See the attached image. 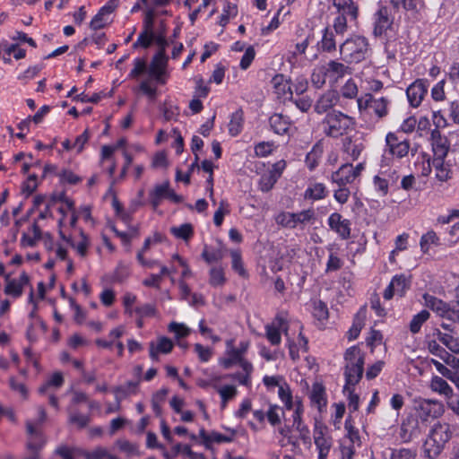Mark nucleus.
Listing matches in <instances>:
<instances>
[{
    "label": "nucleus",
    "mask_w": 459,
    "mask_h": 459,
    "mask_svg": "<svg viewBox=\"0 0 459 459\" xmlns=\"http://www.w3.org/2000/svg\"><path fill=\"white\" fill-rule=\"evenodd\" d=\"M453 436L452 427L446 422H437L432 427L424 443V451L430 459L436 458L442 452L445 445Z\"/></svg>",
    "instance_id": "7ed1b4c3"
},
{
    "label": "nucleus",
    "mask_w": 459,
    "mask_h": 459,
    "mask_svg": "<svg viewBox=\"0 0 459 459\" xmlns=\"http://www.w3.org/2000/svg\"><path fill=\"white\" fill-rule=\"evenodd\" d=\"M328 225L342 239L345 240L351 237V222L347 219H342L340 213H332L328 218Z\"/></svg>",
    "instance_id": "a211bd4d"
},
{
    "label": "nucleus",
    "mask_w": 459,
    "mask_h": 459,
    "mask_svg": "<svg viewBox=\"0 0 459 459\" xmlns=\"http://www.w3.org/2000/svg\"><path fill=\"white\" fill-rule=\"evenodd\" d=\"M154 40V31H148L143 30L139 34L137 40L133 44L134 48L142 47L143 48H149Z\"/></svg>",
    "instance_id": "a18cd8bd"
},
{
    "label": "nucleus",
    "mask_w": 459,
    "mask_h": 459,
    "mask_svg": "<svg viewBox=\"0 0 459 459\" xmlns=\"http://www.w3.org/2000/svg\"><path fill=\"white\" fill-rule=\"evenodd\" d=\"M255 48H254V47L249 46L246 49L244 55L241 57L240 64H239L240 68L243 70H247L252 64L253 60L255 59Z\"/></svg>",
    "instance_id": "6e6d98bb"
},
{
    "label": "nucleus",
    "mask_w": 459,
    "mask_h": 459,
    "mask_svg": "<svg viewBox=\"0 0 459 459\" xmlns=\"http://www.w3.org/2000/svg\"><path fill=\"white\" fill-rule=\"evenodd\" d=\"M355 125L353 117L341 111L327 113L323 120L324 132L331 137H338L344 134Z\"/></svg>",
    "instance_id": "423d86ee"
},
{
    "label": "nucleus",
    "mask_w": 459,
    "mask_h": 459,
    "mask_svg": "<svg viewBox=\"0 0 459 459\" xmlns=\"http://www.w3.org/2000/svg\"><path fill=\"white\" fill-rule=\"evenodd\" d=\"M431 245H439V238L434 230H429L422 235L420 241V249L423 253H427Z\"/></svg>",
    "instance_id": "ea45409f"
},
{
    "label": "nucleus",
    "mask_w": 459,
    "mask_h": 459,
    "mask_svg": "<svg viewBox=\"0 0 459 459\" xmlns=\"http://www.w3.org/2000/svg\"><path fill=\"white\" fill-rule=\"evenodd\" d=\"M91 421L90 415L81 414L77 411L70 412L68 417V422L70 424H74L78 429H83L88 426Z\"/></svg>",
    "instance_id": "37998d69"
},
{
    "label": "nucleus",
    "mask_w": 459,
    "mask_h": 459,
    "mask_svg": "<svg viewBox=\"0 0 459 459\" xmlns=\"http://www.w3.org/2000/svg\"><path fill=\"white\" fill-rule=\"evenodd\" d=\"M355 179L353 166L350 163L342 165L339 169L334 171L331 176L332 182L337 184L339 186H345L347 184L352 183Z\"/></svg>",
    "instance_id": "4be33fe9"
},
{
    "label": "nucleus",
    "mask_w": 459,
    "mask_h": 459,
    "mask_svg": "<svg viewBox=\"0 0 459 459\" xmlns=\"http://www.w3.org/2000/svg\"><path fill=\"white\" fill-rule=\"evenodd\" d=\"M202 257L204 258V260L206 263L212 264V263L218 262V261L221 260L223 257V255L220 250L209 251L207 249V247H204V249L202 253Z\"/></svg>",
    "instance_id": "0e129e2a"
},
{
    "label": "nucleus",
    "mask_w": 459,
    "mask_h": 459,
    "mask_svg": "<svg viewBox=\"0 0 459 459\" xmlns=\"http://www.w3.org/2000/svg\"><path fill=\"white\" fill-rule=\"evenodd\" d=\"M430 142L433 152L432 166L436 170V178L445 182L450 178L451 170L445 163L450 150V142L438 129H433L430 134Z\"/></svg>",
    "instance_id": "f257e3e1"
},
{
    "label": "nucleus",
    "mask_w": 459,
    "mask_h": 459,
    "mask_svg": "<svg viewBox=\"0 0 459 459\" xmlns=\"http://www.w3.org/2000/svg\"><path fill=\"white\" fill-rule=\"evenodd\" d=\"M269 123L273 131L277 134H287L291 125L290 118L281 113L272 115Z\"/></svg>",
    "instance_id": "b1692460"
},
{
    "label": "nucleus",
    "mask_w": 459,
    "mask_h": 459,
    "mask_svg": "<svg viewBox=\"0 0 459 459\" xmlns=\"http://www.w3.org/2000/svg\"><path fill=\"white\" fill-rule=\"evenodd\" d=\"M283 414L282 408L276 404H270L266 411V419L272 426H277L281 424Z\"/></svg>",
    "instance_id": "a19ab883"
},
{
    "label": "nucleus",
    "mask_w": 459,
    "mask_h": 459,
    "mask_svg": "<svg viewBox=\"0 0 459 459\" xmlns=\"http://www.w3.org/2000/svg\"><path fill=\"white\" fill-rule=\"evenodd\" d=\"M390 284L394 288L395 293L402 297L410 288L411 281L404 274H397L392 278Z\"/></svg>",
    "instance_id": "c9c22d12"
},
{
    "label": "nucleus",
    "mask_w": 459,
    "mask_h": 459,
    "mask_svg": "<svg viewBox=\"0 0 459 459\" xmlns=\"http://www.w3.org/2000/svg\"><path fill=\"white\" fill-rule=\"evenodd\" d=\"M140 383V379L137 381H128L123 385H119L114 388V394L116 396V400L117 402L126 398L127 395L131 394H134L136 392L137 386Z\"/></svg>",
    "instance_id": "f704fd0d"
},
{
    "label": "nucleus",
    "mask_w": 459,
    "mask_h": 459,
    "mask_svg": "<svg viewBox=\"0 0 459 459\" xmlns=\"http://www.w3.org/2000/svg\"><path fill=\"white\" fill-rule=\"evenodd\" d=\"M319 51L332 53L336 50L335 33L333 30L326 27L323 30L321 40L317 43Z\"/></svg>",
    "instance_id": "a878e982"
},
{
    "label": "nucleus",
    "mask_w": 459,
    "mask_h": 459,
    "mask_svg": "<svg viewBox=\"0 0 459 459\" xmlns=\"http://www.w3.org/2000/svg\"><path fill=\"white\" fill-rule=\"evenodd\" d=\"M170 232L177 238L187 241L193 237L194 229L191 223H184L178 227H172Z\"/></svg>",
    "instance_id": "58836bf2"
},
{
    "label": "nucleus",
    "mask_w": 459,
    "mask_h": 459,
    "mask_svg": "<svg viewBox=\"0 0 459 459\" xmlns=\"http://www.w3.org/2000/svg\"><path fill=\"white\" fill-rule=\"evenodd\" d=\"M343 262L341 260L339 256L331 253L328 257V261L326 263L325 272H335L342 268Z\"/></svg>",
    "instance_id": "052dcab7"
},
{
    "label": "nucleus",
    "mask_w": 459,
    "mask_h": 459,
    "mask_svg": "<svg viewBox=\"0 0 459 459\" xmlns=\"http://www.w3.org/2000/svg\"><path fill=\"white\" fill-rule=\"evenodd\" d=\"M342 96L346 99H354L357 97L359 90L356 82L349 79L341 89Z\"/></svg>",
    "instance_id": "8fccbe9b"
},
{
    "label": "nucleus",
    "mask_w": 459,
    "mask_h": 459,
    "mask_svg": "<svg viewBox=\"0 0 459 459\" xmlns=\"http://www.w3.org/2000/svg\"><path fill=\"white\" fill-rule=\"evenodd\" d=\"M314 316L318 320L326 319L328 317V308L323 301L318 300V301L315 302Z\"/></svg>",
    "instance_id": "69168bd1"
},
{
    "label": "nucleus",
    "mask_w": 459,
    "mask_h": 459,
    "mask_svg": "<svg viewBox=\"0 0 459 459\" xmlns=\"http://www.w3.org/2000/svg\"><path fill=\"white\" fill-rule=\"evenodd\" d=\"M169 58L163 51H158L152 57L148 68V74L158 83L165 84L167 80V66Z\"/></svg>",
    "instance_id": "9b49d317"
},
{
    "label": "nucleus",
    "mask_w": 459,
    "mask_h": 459,
    "mask_svg": "<svg viewBox=\"0 0 459 459\" xmlns=\"http://www.w3.org/2000/svg\"><path fill=\"white\" fill-rule=\"evenodd\" d=\"M393 7L398 10L400 7L405 11L417 13L420 6L423 4L422 0H391Z\"/></svg>",
    "instance_id": "e433bc0d"
},
{
    "label": "nucleus",
    "mask_w": 459,
    "mask_h": 459,
    "mask_svg": "<svg viewBox=\"0 0 459 459\" xmlns=\"http://www.w3.org/2000/svg\"><path fill=\"white\" fill-rule=\"evenodd\" d=\"M4 294L14 299H17L22 295L24 286L28 285L30 282V277L25 272L21 273L18 280L11 279L9 274L4 276Z\"/></svg>",
    "instance_id": "2eb2a0df"
},
{
    "label": "nucleus",
    "mask_w": 459,
    "mask_h": 459,
    "mask_svg": "<svg viewBox=\"0 0 459 459\" xmlns=\"http://www.w3.org/2000/svg\"><path fill=\"white\" fill-rule=\"evenodd\" d=\"M427 91L428 88L424 80L418 79L412 82L406 90V95L411 106L413 108L419 107Z\"/></svg>",
    "instance_id": "dca6fc26"
},
{
    "label": "nucleus",
    "mask_w": 459,
    "mask_h": 459,
    "mask_svg": "<svg viewBox=\"0 0 459 459\" xmlns=\"http://www.w3.org/2000/svg\"><path fill=\"white\" fill-rule=\"evenodd\" d=\"M210 284L212 286H221L225 282L224 273L221 268L213 267L210 270Z\"/></svg>",
    "instance_id": "864d4df0"
},
{
    "label": "nucleus",
    "mask_w": 459,
    "mask_h": 459,
    "mask_svg": "<svg viewBox=\"0 0 459 459\" xmlns=\"http://www.w3.org/2000/svg\"><path fill=\"white\" fill-rule=\"evenodd\" d=\"M230 213L229 204L225 200L220 202L219 208L213 215V222L217 227H220L223 222V218L226 214Z\"/></svg>",
    "instance_id": "3c124183"
},
{
    "label": "nucleus",
    "mask_w": 459,
    "mask_h": 459,
    "mask_svg": "<svg viewBox=\"0 0 459 459\" xmlns=\"http://www.w3.org/2000/svg\"><path fill=\"white\" fill-rule=\"evenodd\" d=\"M326 196V188L323 183H313L304 192V198L317 201Z\"/></svg>",
    "instance_id": "2f4dec72"
},
{
    "label": "nucleus",
    "mask_w": 459,
    "mask_h": 459,
    "mask_svg": "<svg viewBox=\"0 0 459 459\" xmlns=\"http://www.w3.org/2000/svg\"><path fill=\"white\" fill-rule=\"evenodd\" d=\"M249 347L248 341L239 342L238 347L231 350H226V356L220 359V364L225 368L229 369L232 366L238 364L244 372L253 371V365L251 362L244 358Z\"/></svg>",
    "instance_id": "0eeeda50"
},
{
    "label": "nucleus",
    "mask_w": 459,
    "mask_h": 459,
    "mask_svg": "<svg viewBox=\"0 0 459 459\" xmlns=\"http://www.w3.org/2000/svg\"><path fill=\"white\" fill-rule=\"evenodd\" d=\"M369 51L368 39L363 36H353L339 47L341 59L346 64H358L366 59Z\"/></svg>",
    "instance_id": "20e7f679"
},
{
    "label": "nucleus",
    "mask_w": 459,
    "mask_h": 459,
    "mask_svg": "<svg viewBox=\"0 0 459 459\" xmlns=\"http://www.w3.org/2000/svg\"><path fill=\"white\" fill-rule=\"evenodd\" d=\"M316 221V212L313 208L299 212H282L276 217V222L288 229H295L299 225L306 226Z\"/></svg>",
    "instance_id": "6e6552de"
},
{
    "label": "nucleus",
    "mask_w": 459,
    "mask_h": 459,
    "mask_svg": "<svg viewBox=\"0 0 459 459\" xmlns=\"http://www.w3.org/2000/svg\"><path fill=\"white\" fill-rule=\"evenodd\" d=\"M314 440L318 450V459H327L332 447V438L325 437L323 427L315 426Z\"/></svg>",
    "instance_id": "6ab92c4d"
},
{
    "label": "nucleus",
    "mask_w": 459,
    "mask_h": 459,
    "mask_svg": "<svg viewBox=\"0 0 459 459\" xmlns=\"http://www.w3.org/2000/svg\"><path fill=\"white\" fill-rule=\"evenodd\" d=\"M393 22L388 7L381 5L374 14V35L381 37L385 34L391 29Z\"/></svg>",
    "instance_id": "ddd939ff"
},
{
    "label": "nucleus",
    "mask_w": 459,
    "mask_h": 459,
    "mask_svg": "<svg viewBox=\"0 0 459 459\" xmlns=\"http://www.w3.org/2000/svg\"><path fill=\"white\" fill-rule=\"evenodd\" d=\"M429 386L433 392L437 393L446 398L450 399L454 395L453 388L441 377L434 376L430 380Z\"/></svg>",
    "instance_id": "bb28decb"
},
{
    "label": "nucleus",
    "mask_w": 459,
    "mask_h": 459,
    "mask_svg": "<svg viewBox=\"0 0 459 459\" xmlns=\"http://www.w3.org/2000/svg\"><path fill=\"white\" fill-rule=\"evenodd\" d=\"M439 342L445 345L454 354L459 353V339L451 335L450 333H442L437 330L434 333Z\"/></svg>",
    "instance_id": "c756f323"
},
{
    "label": "nucleus",
    "mask_w": 459,
    "mask_h": 459,
    "mask_svg": "<svg viewBox=\"0 0 459 459\" xmlns=\"http://www.w3.org/2000/svg\"><path fill=\"white\" fill-rule=\"evenodd\" d=\"M169 330L174 333L177 338L186 337L190 333V329L187 326L177 322L170 323Z\"/></svg>",
    "instance_id": "5fc2aeb1"
},
{
    "label": "nucleus",
    "mask_w": 459,
    "mask_h": 459,
    "mask_svg": "<svg viewBox=\"0 0 459 459\" xmlns=\"http://www.w3.org/2000/svg\"><path fill=\"white\" fill-rule=\"evenodd\" d=\"M333 5L337 8L340 15H349L351 20L358 17V6L352 0H334Z\"/></svg>",
    "instance_id": "c85d7f7f"
},
{
    "label": "nucleus",
    "mask_w": 459,
    "mask_h": 459,
    "mask_svg": "<svg viewBox=\"0 0 459 459\" xmlns=\"http://www.w3.org/2000/svg\"><path fill=\"white\" fill-rule=\"evenodd\" d=\"M340 101V94L336 90H327L322 93L314 105V110L317 114L330 113Z\"/></svg>",
    "instance_id": "4468645a"
},
{
    "label": "nucleus",
    "mask_w": 459,
    "mask_h": 459,
    "mask_svg": "<svg viewBox=\"0 0 459 459\" xmlns=\"http://www.w3.org/2000/svg\"><path fill=\"white\" fill-rule=\"evenodd\" d=\"M389 100L385 97L373 98L371 109L374 115L378 118L382 119L388 114Z\"/></svg>",
    "instance_id": "72a5a7b5"
},
{
    "label": "nucleus",
    "mask_w": 459,
    "mask_h": 459,
    "mask_svg": "<svg viewBox=\"0 0 459 459\" xmlns=\"http://www.w3.org/2000/svg\"><path fill=\"white\" fill-rule=\"evenodd\" d=\"M279 178V175L271 174L270 172L261 177L259 181V188L263 192L270 191Z\"/></svg>",
    "instance_id": "c03bdc74"
},
{
    "label": "nucleus",
    "mask_w": 459,
    "mask_h": 459,
    "mask_svg": "<svg viewBox=\"0 0 459 459\" xmlns=\"http://www.w3.org/2000/svg\"><path fill=\"white\" fill-rule=\"evenodd\" d=\"M428 350L429 351L440 358L441 359L444 358V356L446 354V351L445 348H443L439 343L437 339L431 340L428 342Z\"/></svg>",
    "instance_id": "680f3d73"
},
{
    "label": "nucleus",
    "mask_w": 459,
    "mask_h": 459,
    "mask_svg": "<svg viewBox=\"0 0 459 459\" xmlns=\"http://www.w3.org/2000/svg\"><path fill=\"white\" fill-rule=\"evenodd\" d=\"M418 433V421L412 417H407L401 425L400 436L405 442L410 441L412 436Z\"/></svg>",
    "instance_id": "cd10ccee"
},
{
    "label": "nucleus",
    "mask_w": 459,
    "mask_h": 459,
    "mask_svg": "<svg viewBox=\"0 0 459 459\" xmlns=\"http://www.w3.org/2000/svg\"><path fill=\"white\" fill-rule=\"evenodd\" d=\"M442 360L447 365L449 366L452 369L455 370V374H459V359L457 357H455V355L453 354H450L448 351L446 352V354L444 356V358L442 359Z\"/></svg>",
    "instance_id": "774afa93"
},
{
    "label": "nucleus",
    "mask_w": 459,
    "mask_h": 459,
    "mask_svg": "<svg viewBox=\"0 0 459 459\" xmlns=\"http://www.w3.org/2000/svg\"><path fill=\"white\" fill-rule=\"evenodd\" d=\"M417 415L423 421L440 417L444 413L443 404L436 400H422L415 407Z\"/></svg>",
    "instance_id": "f8f14e48"
},
{
    "label": "nucleus",
    "mask_w": 459,
    "mask_h": 459,
    "mask_svg": "<svg viewBox=\"0 0 459 459\" xmlns=\"http://www.w3.org/2000/svg\"><path fill=\"white\" fill-rule=\"evenodd\" d=\"M64 377L61 372H55L49 379L39 387V394H46L52 389H58L64 385Z\"/></svg>",
    "instance_id": "7c9ffc66"
},
{
    "label": "nucleus",
    "mask_w": 459,
    "mask_h": 459,
    "mask_svg": "<svg viewBox=\"0 0 459 459\" xmlns=\"http://www.w3.org/2000/svg\"><path fill=\"white\" fill-rule=\"evenodd\" d=\"M344 359L345 365V385L355 386L361 379L364 372V356L358 346H352L347 349Z\"/></svg>",
    "instance_id": "39448f33"
},
{
    "label": "nucleus",
    "mask_w": 459,
    "mask_h": 459,
    "mask_svg": "<svg viewBox=\"0 0 459 459\" xmlns=\"http://www.w3.org/2000/svg\"><path fill=\"white\" fill-rule=\"evenodd\" d=\"M344 148L347 154L351 156L353 160H355L359 157L361 152L364 149V146L361 143H356L350 140L344 144Z\"/></svg>",
    "instance_id": "603ef678"
},
{
    "label": "nucleus",
    "mask_w": 459,
    "mask_h": 459,
    "mask_svg": "<svg viewBox=\"0 0 459 459\" xmlns=\"http://www.w3.org/2000/svg\"><path fill=\"white\" fill-rule=\"evenodd\" d=\"M423 299L426 307L434 311L437 316L448 319L451 318L452 310L446 302L428 293L423 295Z\"/></svg>",
    "instance_id": "412c9836"
},
{
    "label": "nucleus",
    "mask_w": 459,
    "mask_h": 459,
    "mask_svg": "<svg viewBox=\"0 0 459 459\" xmlns=\"http://www.w3.org/2000/svg\"><path fill=\"white\" fill-rule=\"evenodd\" d=\"M347 17L344 15H338L333 22V32L339 35H343L347 30Z\"/></svg>",
    "instance_id": "e2e57ef3"
},
{
    "label": "nucleus",
    "mask_w": 459,
    "mask_h": 459,
    "mask_svg": "<svg viewBox=\"0 0 459 459\" xmlns=\"http://www.w3.org/2000/svg\"><path fill=\"white\" fill-rule=\"evenodd\" d=\"M279 432L284 438L283 440H281V446L291 445L292 451H297L299 449L298 439L290 434V430L289 429V428H281L280 429Z\"/></svg>",
    "instance_id": "de8ad7c7"
},
{
    "label": "nucleus",
    "mask_w": 459,
    "mask_h": 459,
    "mask_svg": "<svg viewBox=\"0 0 459 459\" xmlns=\"http://www.w3.org/2000/svg\"><path fill=\"white\" fill-rule=\"evenodd\" d=\"M172 450L174 452L175 456L178 455L180 452H182L191 459H197V457L204 458L203 455H198L193 452L190 446L188 445L182 446L181 444L178 443L172 447Z\"/></svg>",
    "instance_id": "4d7b16f0"
},
{
    "label": "nucleus",
    "mask_w": 459,
    "mask_h": 459,
    "mask_svg": "<svg viewBox=\"0 0 459 459\" xmlns=\"http://www.w3.org/2000/svg\"><path fill=\"white\" fill-rule=\"evenodd\" d=\"M324 66L328 77L333 78L334 81H337L344 75L351 73L348 65L336 60H330L326 65Z\"/></svg>",
    "instance_id": "5701e85b"
},
{
    "label": "nucleus",
    "mask_w": 459,
    "mask_h": 459,
    "mask_svg": "<svg viewBox=\"0 0 459 459\" xmlns=\"http://www.w3.org/2000/svg\"><path fill=\"white\" fill-rule=\"evenodd\" d=\"M303 412V406L300 402H299L294 410L293 413V428L299 433V438L305 445H311V437L310 431L307 425H305L301 419V414Z\"/></svg>",
    "instance_id": "aec40b11"
},
{
    "label": "nucleus",
    "mask_w": 459,
    "mask_h": 459,
    "mask_svg": "<svg viewBox=\"0 0 459 459\" xmlns=\"http://www.w3.org/2000/svg\"><path fill=\"white\" fill-rule=\"evenodd\" d=\"M389 152L399 159L405 157L410 150V143L407 140H399L394 133H388L385 137Z\"/></svg>",
    "instance_id": "f3484780"
},
{
    "label": "nucleus",
    "mask_w": 459,
    "mask_h": 459,
    "mask_svg": "<svg viewBox=\"0 0 459 459\" xmlns=\"http://www.w3.org/2000/svg\"><path fill=\"white\" fill-rule=\"evenodd\" d=\"M354 386H349V388H346V385H344V392H348V407L351 411H356L359 409V395L354 393Z\"/></svg>",
    "instance_id": "13d9d810"
},
{
    "label": "nucleus",
    "mask_w": 459,
    "mask_h": 459,
    "mask_svg": "<svg viewBox=\"0 0 459 459\" xmlns=\"http://www.w3.org/2000/svg\"><path fill=\"white\" fill-rule=\"evenodd\" d=\"M244 124V113L242 109H238L232 113L229 123V133L232 136H237L242 131Z\"/></svg>",
    "instance_id": "473e14b6"
},
{
    "label": "nucleus",
    "mask_w": 459,
    "mask_h": 459,
    "mask_svg": "<svg viewBox=\"0 0 459 459\" xmlns=\"http://www.w3.org/2000/svg\"><path fill=\"white\" fill-rule=\"evenodd\" d=\"M149 199L153 210H157L163 199H169L175 204H179L183 201V196L176 194L170 188V184L167 180L162 184L154 186L153 189L149 193Z\"/></svg>",
    "instance_id": "9d476101"
},
{
    "label": "nucleus",
    "mask_w": 459,
    "mask_h": 459,
    "mask_svg": "<svg viewBox=\"0 0 459 459\" xmlns=\"http://www.w3.org/2000/svg\"><path fill=\"white\" fill-rule=\"evenodd\" d=\"M38 186V177L36 174H31L28 177L27 181L22 186V192L27 195H31Z\"/></svg>",
    "instance_id": "338daca9"
},
{
    "label": "nucleus",
    "mask_w": 459,
    "mask_h": 459,
    "mask_svg": "<svg viewBox=\"0 0 459 459\" xmlns=\"http://www.w3.org/2000/svg\"><path fill=\"white\" fill-rule=\"evenodd\" d=\"M271 82L278 98L287 99L292 96L290 85L282 74L273 76Z\"/></svg>",
    "instance_id": "393cba45"
},
{
    "label": "nucleus",
    "mask_w": 459,
    "mask_h": 459,
    "mask_svg": "<svg viewBox=\"0 0 459 459\" xmlns=\"http://www.w3.org/2000/svg\"><path fill=\"white\" fill-rule=\"evenodd\" d=\"M265 337L272 345H279L281 342V333L282 332L289 340V322L287 313L280 312L276 315L271 324L265 325Z\"/></svg>",
    "instance_id": "1a4fd4ad"
},
{
    "label": "nucleus",
    "mask_w": 459,
    "mask_h": 459,
    "mask_svg": "<svg viewBox=\"0 0 459 459\" xmlns=\"http://www.w3.org/2000/svg\"><path fill=\"white\" fill-rule=\"evenodd\" d=\"M109 22V15H106L102 12L99 11L98 13L91 19L90 22V28L93 30H100L106 27Z\"/></svg>",
    "instance_id": "09e8293b"
},
{
    "label": "nucleus",
    "mask_w": 459,
    "mask_h": 459,
    "mask_svg": "<svg viewBox=\"0 0 459 459\" xmlns=\"http://www.w3.org/2000/svg\"><path fill=\"white\" fill-rule=\"evenodd\" d=\"M429 312L425 309L415 315L410 323V331L412 333H419L422 325L429 318Z\"/></svg>",
    "instance_id": "79ce46f5"
},
{
    "label": "nucleus",
    "mask_w": 459,
    "mask_h": 459,
    "mask_svg": "<svg viewBox=\"0 0 459 459\" xmlns=\"http://www.w3.org/2000/svg\"><path fill=\"white\" fill-rule=\"evenodd\" d=\"M231 267L241 277L246 278L247 273L244 267L241 252L238 249L230 251Z\"/></svg>",
    "instance_id": "4c0bfd02"
},
{
    "label": "nucleus",
    "mask_w": 459,
    "mask_h": 459,
    "mask_svg": "<svg viewBox=\"0 0 459 459\" xmlns=\"http://www.w3.org/2000/svg\"><path fill=\"white\" fill-rule=\"evenodd\" d=\"M57 176L59 177L61 183L75 185L81 181V178L69 169H63L57 174Z\"/></svg>",
    "instance_id": "bf43d9fd"
},
{
    "label": "nucleus",
    "mask_w": 459,
    "mask_h": 459,
    "mask_svg": "<svg viewBox=\"0 0 459 459\" xmlns=\"http://www.w3.org/2000/svg\"><path fill=\"white\" fill-rule=\"evenodd\" d=\"M326 77H328V75L326 74L325 66L322 65L314 69L311 74V82L315 87L319 89L325 83Z\"/></svg>",
    "instance_id": "49530a36"
},
{
    "label": "nucleus",
    "mask_w": 459,
    "mask_h": 459,
    "mask_svg": "<svg viewBox=\"0 0 459 459\" xmlns=\"http://www.w3.org/2000/svg\"><path fill=\"white\" fill-rule=\"evenodd\" d=\"M39 418L35 420L26 421V433L28 441L26 444L27 450L30 454L23 459H40L39 451L45 445V438L41 431V426L47 420V412L44 407H38Z\"/></svg>",
    "instance_id": "f03ea898"
}]
</instances>
